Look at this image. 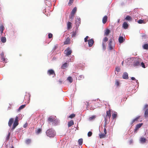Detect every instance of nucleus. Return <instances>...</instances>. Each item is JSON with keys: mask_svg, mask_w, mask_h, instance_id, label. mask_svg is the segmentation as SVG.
Listing matches in <instances>:
<instances>
[{"mask_svg": "<svg viewBox=\"0 0 148 148\" xmlns=\"http://www.w3.org/2000/svg\"><path fill=\"white\" fill-rule=\"evenodd\" d=\"M46 133L47 135L49 137H53L55 136V133L54 130L51 129L47 130Z\"/></svg>", "mask_w": 148, "mask_h": 148, "instance_id": "1", "label": "nucleus"}, {"mask_svg": "<svg viewBox=\"0 0 148 148\" xmlns=\"http://www.w3.org/2000/svg\"><path fill=\"white\" fill-rule=\"evenodd\" d=\"M72 53L71 50L69 48H68L64 51V53L66 56H68L70 55Z\"/></svg>", "mask_w": 148, "mask_h": 148, "instance_id": "2", "label": "nucleus"}, {"mask_svg": "<svg viewBox=\"0 0 148 148\" xmlns=\"http://www.w3.org/2000/svg\"><path fill=\"white\" fill-rule=\"evenodd\" d=\"M111 116V115L110 110H109L107 111L106 112V118L105 119V120H110Z\"/></svg>", "mask_w": 148, "mask_h": 148, "instance_id": "3", "label": "nucleus"}, {"mask_svg": "<svg viewBox=\"0 0 148 148\" xmlns=\"http://www.w3.org/2000/svg\"><path fill=\"white\" fill-rule=\"evenodd\" d=\"M47 73L49 75H53L54 76H53V77H55L56 76L54 71L53 69H51L48 70L47 72Z\"/></svg>", "mask_w": 148, "mask_h": 148, "instance_id": "4", "label": "nucleus"}, {"mask_svg": "<svg viewBox=\"0 0 148 148\" xmlns=\"http://www.w3.org/2000/svg\"><path fill=\"white\" fill-rule=\"evenodd\" d=\"M74 17V8H73L72 11L71 16L69 17V20L70 21H72L73 20Z\"/></svg>", "mask_w": 148, "mask_h": 148, "instance_id": "5", "label": "nucleus"}, {"mask_svg": "<svg viewBox=\"0 0 148 148\" xmlns=\"http://www.w3.org/2000/svg\"><path fill=\"white\" fill-rule=\"evenodd\" d=\"M81 23V19L77 17L75 20V24L76 27L79 26V25Z\"/></svg>", "mask_w": 148, "mask_h": 148, "instance_id": "6", "label": "nucleus"}, {"mask_svg": "<svg viewBox=\"0 0 148 148\" xmlns=\"http://www.w3.org/2000/svg\"><path fill=\"white\" fill-rule=\"evenodd\" d=\"M0 55L1 56V60H2V61L4 62H5V63L7 62V61L5 59V56L4 52H2L1 53Z\"/></svg>", "mask_w": 148, "mask_h": 148, "instance_id": "7", "label": "nucleus"}, {"mask_svg": "<svg viewBox=\"0 0 148 148\" xmlns=\"http://www.w3.org/2000/svg\"><path fill=\"white\" fill-rule=\"evenodd\" d=\"M88 41L89 46L90 47H91L92 45L94 43L93 40L91 39L90 40H89Z\"/></svg>", "mask_w": 148, "mask_h": 148, "instance_id": "8", "label": "nucleus"}, {"mask_svg": "<svg viewBox=\"0 0 148 148\" xmlns=\"http://www.w3.org/2000/svg\"><path fill=\"white\" fill-rule=\"evenodd\" d=\"M18 121H15L13 125L12 130H13L18 124Z\"/></svg>", "mask_w": 148, "mask_h": 148, "instance_id": "9", "label": "nucleus"}, {"mask_svg": "<svg viewBox=\"0 0 148 148\" xmlns=\"http://www.w3.org/2000/svg\"><path fill=\"white\" fill-rule=\"evenodd\" d=\"M143 125V123H139L136 126L135 129L134 130V131H137L138 130V129L141 127Z\"/></svg>", "mask_w": 148, "mask_h": 148, "instance_id": "10", "label": "nucleus"}, {"mask_svg": "<svg viewBox=\"0 0 148 148\" xmlns=\"http://www.w3.org/2000/svg\"><path fill=\"white\" fill-rule=\"evenodd\" d=\"M141 62V59H139L138 60H136L134 63V66H138L140 65V62Z\"/></svg>", "mask_w": 148, "mask_h": 148, "instance_id": "11", "label": "nucleus"}, {"mask_svg": "<svg viewBox=\"0 0 148 148\" xmlns=\"http://www.w3.org/2000/svg\"><path fill=\"white\" fill-rule=\"evenodd\" d=\"M70 38L69 37H67L66 38L65 41L64 42V45H67V44H69L70 43Z\"/></svg>", "mask_w": 148, "mask_h": 148, "instance_id": "12", "label": "nucleus"}, {"mask_svg": "<svg viewBox=\"0 0 148 148\" xmlns=\"http://www.w3.org/2000/svg\"><path fill=\"white\" fill-rule=\"evenodd\" d=\"M117 113L116 112H114L112 114V117L113 120H115L117 116Z\"/></svg>", "mask_w": 148, "mask_h": 148, "instance_id": "13", "label": "nucleus"}, {"mask_svg": "<svg viewBox=\"0 0 148 148\" xmlns=\"http://www.w3.org/2000/svg\"><path fill=\"white\" fill-rule=\"evenodd\" d=\"M122 27L125 29H126L128 28V25L127 22H125L123 24Z\"/></svg>", "mask_w": 148, "mask_h": 148, "instance_id": "14", "label": "nucleus"}, {"mask_svg": "<svg viewBox=\"0 0 148 148\" xmlns=\"http://www.w3.org/2000/svg\"><path fill=\"white\" fill-rule=\"evenodd\" d=\"M123 78V79H127L128 78V74L127 73H124L122 76Z\"/></svg>", "mask_w": 148, "mask_h": 148, "instance_id": "15", "label": "nucleus"}, {"mask_svg": "<svg viewBox=\"0 0 148 148\" xmlns=\"http://www.w3.org/2000/svg\"><path fill=\"white\" fill-rule=\"evenodd\" d=\"M108 19V18L106 16H104L102 19V22L104 24L106 23Z\"/></svg>", "mask_w": 148, "mask_h": 148, "instance_id": "16", "label": "nucleus"}, {"mask_svg": "<svg viewBox=\"0 0 148 148\" xmlns=\"http://www.w3.org/2000/svg\"><path fill=\"white\" fill-rule=\"evenodd\" d=\"M144 116L145 118L148 117V108L145 110Z\"/></svg>", "mask_w": 148, "mask_h": 148, "instance_id": "17", "label": "nucleus"}, {"mask_svg": "<svg viewBox=\"0 0 148 148\" xmlns=\"http://www.w3.org/2000/svg\"><path fill=\"white\" fill-rule=\"evenodd\" d=\"M68 64L66 63H65L64 64H63L62 66H61V68L62 69H64L66 67H67L68 66Z\"/></svg>", "mask_w": 148, "mask_h": 148, "instance_id": "18", "label": "nucleus"}, {"mask_svg": "<svg viewBox=\"0 0 148 148\" xmlns=\"http://www.w3.org/2000/svg\"><path fill=\"white\" fill-rule=\"evenodd\" d=\"M119 42L121 43L124 42L123 38L122 36H120L119 38Z\"/></svg>", "mask_w": 148, "mask_h": 148, "instance_id": "19", "label": "nucleus"}, {"mask_svg": "<svg viewBox=\"0 0 148 148\" xmlns=\"http://www.w3.org/2000/svg\"><path fill=\"white\" fill-rule=\"evenodd\" d=\"M110 32V31L108 29H106L104 33V35L106 36H108Z\"/></svg>", "mask_w": 148, "mask_h": 148, "instance_id": "20", "label": "nucleus"}, {"mask_svg": "<svg viewBox=\"0 0 148 148\" xmlns=\"http://www.w3.org/2000/svg\"><path fill=\"white\" fill-rule=\"evenodd\" d=\"M100 138H103L106 136V134H100L99 135Z\"/></svg>", "mask_w": 148, "mask_h": 148, "instance_id": "21", "label": "nucleus"}, {"mask_svg": "<svg viewBox=\"0 0 148 148\" xmlns=\"http://www.w3.org/2000/svg\"><path fill=\"white\" fill-rule=\"evenodd\" d=\"M6 38L5 37H2L1 38V41L3 43H5L6 42Z\"/></svg>", "mask_w": 148, "mask_h": 148, "instance_id": "22", "label": "nucleus"}, {"mask_svg": "<svg viewBox=\"0 0 148 148\" xmlns=\"http://www.w3.org/2000/svg\"><path fill=\"white\" fill-rule=\"evenodd\" d=\"M42 130L41 129L38 128L37 130H36V133L37 134H39L41 132Z\"/></svg>", "mask_w": 148, "mask_h": 148, "instance_id": "23", "label": "nucleus"}, {"mask_svg": "<svg viewBox=\"0 0 148 148\" xmlns=\"http://www.w3.org/2000/svg\"><path fill=\"white\" fill-rule=\"evenodd\" d=\"M4 29V27L3 25H1L0 26V32H1V33L2 34L3 32Z\"/></svg>", "mask_w": 148, "mask_h": 148, "instance_id": "24", "label": "nucleus"}, {"mask_svg": "<svg viewBox=\"0 0 148 148\" xmlns=\"http://www.w3.org/2000/svg\"><path fill=\"white\" fill-rule=\"evenodd\" d=\"M71 23L69 22L67 24V26L68 29H70L71 28Z\"/></svg>", "mask_w": 148, "mask_h": 148, "instance_id": "25", "label": "nucleus"}, {"mask_svg": "<svg viewBox=\"0 0 148 148\" xmlns=\"http://www.w3.org/2000/svg\"><path fill=\"white\" fill-rule=\"evenodd\" d=\"M25 105H23L21 106L18 109V111H20L22 109L24 108L25 107Z\"/></svg>", "mask_w": 148, "mask_h": 148, "instance_id": "26", "label": "nucleus"}, {"mask_svg": "<svg viewBox=\"0 0 148 148\" xmlns=\"http://www.w3.org/2000/svg\"><path fill=\"white\" fill-rule=\"evenodd\" d=\"M143 48L145 49H148V44H146L143 46Z\"/></svg>", "mask_w": 148, "mask_h": 148, "instance_id": "27", "label": "nucleus"}, {"mask_svg": "<svg viewBox=\"0 0 148 148\" xmlns=\"http://www.w3.org/2000/svg\"><path fill=\"white\" fill-rule=\"evenodd\" d=\"M147 140L146 139L144 138H141L140 139V141L141 142L143 143H145Z\"/></svg>", "mask_w": 148, "mask_h": 148, "instance_id": "28", "label": "nucleus"}, {"mask_svg": "<svg viewBox=\"0 0 148 148\" xmlns=\"http://www.w3.org/2000/svg\"><path fill=\"white\" fill-rule=\"evenodd\" d=\"M83 139L80 138L78 140V144L79 145H81L83 143Z\"/></svg>", "mask_w": 148, "mask_h": 148, "instance_id": "29", "label": "nucleus"}, {"mask_svg": "<svg viewBox=\"0 0 148 148\" xmlns=\"http://www.w3.org/2000/svg\"><path fill=\"white\" fill-rule=\"evenodd\" d=\"M67 80L69 81L70 83L73 82V79L70 76L67 79Z\"/></svg>", "mask_w": 148, "mask_h": 148, "instance_id": "30", "label": "nucleus"}, {"mask_svg": "<svg viewBox=\"0 0 148 148\" xmlns=\"http://www.w3.org/2000/svg\"><path fill=\"white\" fill-rule=\"evenodd\" d=\"M74 124L73 121H70L68 123V125L69 127L71 126V125H73Z\"/></svg>", "mask_w": 148, "mask_h": 148, "instance_id": "31", "label": "nucleus"}, {"mask_svg": "<svg viewBox=\"0 0 148 148\" xmlns=\"http://www.w3.org/2000/svg\"><path fill=\"white\" fill-rule=\"evenodd\" d=\"M125 19L128 21H131L132 18L130 16H127L125 18Z\"/></svg>", "mask_w": 148, "mask_h": 148, "instance_id": "32", "label": "nucleus"}, {"mask_svg": "<svg viewBox=\"0 0 148 148\" xmlns=\"http://www.w3.org/2000/svg\"><path fill=\"white\" fill-rule=\"evenodd\" d=\"M55 117H56V116L54 117L52 116H50L48 119V120H55L56 119H55Z\"/></svg>", "mask_w": 148, "mask_h": 148, "instance_id": "33", "label": "nucleus"}, {"mask_svg": "<svg viewBox=\"0 0 148 148\" xmlns=\"http://www.w3.org/2000/svg\"><path fill=\"white\" fill-rule=\"evenodd\" d=\"M31 142V140L30 139H27L25 141V143L26 144H28L30 143Z\"/></svg>", "mask_w": 148, "mask_h": 148, "instance_id": "34", "label": "nucleus"}, {"mask_svg": "<svg viewBox=\"0 0 148 148\" xmlns=\"http://www.w3.org/2000/svg\"><path fill=\"white\" fill-rule=\"evenodd\" d=\"M106 43L102 42V46L103 49H106Z\"/></svg>", "mask_w": 148, "mask_h": 148, "instance_id": "35", "label": "nucleus"}, {"mask_svg": "<svg viewBox=\"0 0 148 148\" xmlns=\"http://www.w3.org/2000/svg\"><path fill=\"white\" fill-rule=\"evenodd\" d=\"M74 0H69V2L68 3V5L69 6H71L72 5V4L73 3Z\"/></svg>", "mask_w": 148, "mask_h": 148, "instance_id": "36", "label": "nucleus"}, {"mask_svg": "<svg viewBox=\"0 0 148 148\" xmlns=\"http://www.w3.org/2000/svg\"><path fill=\"white\" fill-rule=\"evenodd\" d=\"M96 116L95 115L92 116L89 118V119L90 120H94L95 119Z\"/></svg>", "mask_w": 148, "mask_h": 148, "instance_id": "37", "label": "nucleus"}, {"mask_svg": "<svg viewBox=\"0 0 148 148\" xmlns=\"http://www.w3.org/2000/svg\"><path fill=\"white\" fill-rule=\"evenodd\" d=\"M108 40V39L107 37H105L103 39V42L106 43V42Z\"/></svg>", "mask_w": 148, "mask_h": 148, "instance_id": "38", "label": "nucleus"}, {"mask_svg": "<svg viewBox=\"0 0 148 148\" xmlns=\"http://www.w3.org/2000/svg\"><path fill=\"white\" fill-rule=\"evenodd\" d=\"M109 48L110 50H111L113 49V46L112 45H109Z\"/></svg>", "mask_w": 148, "mask_h": 148, "instance_id": "39", "label": "nucleus"}, {"mask_svg": "<svg viewBox=\"0 0 148 148\" xmlns=\"http://www.w3.org/2000/svg\"><path fill=\"white\" fill-rule=\"evenodd\" d=\"M13 121H9L8 122V125L10 127L11 126L13 123Z\"/></svg>", "mask_w": 148, "mask_h": 148, "instance_id": "40", "label": "nucleus"}, {"mask_svg": "<svg viewBox=\"0 0 148 148\" xmlns=\"http://www.w3.org/2000/svg\"><path fill=\"white\" fill-rule=\"evenodd\" d=\"M92 132L90 131L88 132V137H90L92 136Z\"/></svg>", "mask_w": 148, "mask_h": 148, "instance_id": "41", "label": "nucleus"}, {"mask_svg": "<svg viewBox=\"0 0 148 148\" xmlns=\"http://www.w3.org/2000/svg\"><path fill=\"white\" fill-rule=\"evenodd\" d=\"M48 38H52L53 36V35L51 33H49L48 35Z\"/></svg>", "mask_w": 148, "mask_h": 148, "instance_id": "42", "label": "nucleus"}, {"mask_svg": "<svg viewBox=\"0 0 148 148\" xmlns=\"http://www.w3.org/2000/svg\"><path fill=\"white\" fill-rule=\"evenodd\" d=\"M138 23L139 24H142L144 23V22L143 20H140L138 21Z\"/></svg>", "mask_w": 148, "mask_h": 148, "instance_id": "43", "label": "nucleus"}, {"mask_svg": "<svg viewBox=\"0 0 148 148\" xmlns=\"http://www.w3.org/2000/svg\"><path fill=\"white\" fill-rule=\"evenodd\" d=\"M88 38L89 37L87 36L84 38V41L85 42H86L88 41Z\"/></svg>", "mask_w": 148, "mask_h": 148, "instance_id": "44", "label": "nucleus"}, {"mask_svg": "<svg viewBox=\"0 0 148 148\" xmlns=\"http://www.w3.org/2000/svg\"><path fill=\"white\" fill-rule=\"evenodd\" d=\"M74 117V114H71L69 116V118L72 119V118H73Z\"/></svg>", "mask_w": 148, "mask_h": 148, "instance_id": "45", "label": "nucleus"}, {"mask_svg": "<svg viewBox=\"0 0 148 148\" xmlns=\"http://www.w3.org/2000/svg\"><path fill=\"white\" fill-rule=\"evenodd\" d=\"M78 26H77V27H76V30H75V34H76L77 32H78Z\"/></svg>", "mask_w": 148, "mask_h": 148, "instance_id": "46", "label": "nucleus"}, {"mask_svg": "<svg viewBox=\"0 0 148 148\" xmlns=\"http://www.w3.org/2000/svg\"><path fill=\"white\" fill-rule=\"evenodd\" d=\"M141 66L143 68H145V66L144 63L142 62L141 63Z\"/></svg>", "mask_w": 148, "mask_h": 148, "instance_id": "47", "label": "nucleus"}, {"mask_svg": "<svg viewBox=\"0 0 148 148\" xmlns=\"http://www.w3.org/2000/svg\"><path fill=\"white\" fill-rule=\"evenodd\" d=\"M112 40L111 39H110L109 40L108 45H112Z\"/></svg>", "mask_w": 148, "mask_h": 148, "instance_id": "48", "label": "nucleus"}, {"mask_svg": "<svg viewBox=\"0 0 148 148\" xmlns=\"http://www.w3.org/2000/svg\"><path fill=\"white\" fill-rule=\"evenodd\" d=\"M115 84L117 86H118L119 85V82L117 81L116 80L115 82Z\"/></svg>", "mask_w": 148, "mask_h": 148, "instance_id": "49", "label": "nucleus"}, {"mask_svg": "<svg viewBox=\"0 0 148 148\" xmlns=\"http://www.w3.org/2000/svg\"><path fill=\"white\" fill-rule=\"evenodd\" d=\"M140 117V116H138L136 117L135 119H134L133 120H137Z\"/></svg>", "mask_w": 148, "mask_h": 148, "instance_id": "50", "label": "nucleus"}, {"mask_svg": "<svg viewBox=\"0 0 148 148\" xmlns=\"http://www.w3.org/2000/svg\"><path fill=\"white\" fill-rule=\"evenodd\" d=\"M148 107V105L147 104H146L145 106L144 109H145L147 108Z\"/></svg>", "mask_w": 148, "mask_h": 148, "instance_id": "51", "label": "nucleus"}, {"mask_svg": "<svg viewBox=\"0 0 148 148\" xmlns=\"http://www.w3.org/2000/svg\"><path fill=\"white\" fill-rule=\"evenodd\" d=\"M27 123H26L23 125L24 127L26 128L27 126Z\"/></svg>", "mask_w": 148, "mask_h": 148, "instance_id": "52", "label": "nucleus"}, {"mask_svg": "<svg viewBox=\"0 0 148 148\" xmlns=\"http://www.w3.org/2000/svg\"><path fill=\"white\" fill-rule=\"evenodd\" d=\"M104 134H107V131H106V129L105 128H104Z\"/></svg>", "mask_w": 148, "mask_h": 148, "instance_id": "53", "label": "nucleus"}, {"mask_svg": "<svg viewBox=\"0 0 148 148\" xmlns=\"http://www.w3.org/2000/svg\"><path fill=\"white\" fill-rule=\"evenodd\" d=\"M116 70L117 72H119L120 70V69L119 68H116Z\"/></svg>", "mask_w": 148, "mask_h": 148, "instance_id": "54", "label": "nucleus"}, {"mask_svg": "<svg viewBox=\"0 0 148 148\" xmlns=\"http://www.w3.org/2000/svg\"><path fill=\"white\" fill-rule=\"evenodd\" d=\"M18 120V116H16L15 119V120Z\"/></svg>", "mask_w": 148, "mask_h": 148, "instance_id": "55", "label": "nucleus"}, {"mask_svg": "<svg viewBox=\"0 0 148 148\" xmlns=\"http://www.w3.org/2000/svg\"><path fill=\"white\" fill-rule=\"evenodd\" d=\"M131 79L132 80H136V79L134 77H132L131 78Z\"/></svg>", "mask_w": 148, "mask_h": 148, "instance_id": "56", "label": "nucleus"}, {"mask_svg": "<svg viewBox=\"0 0 148 148\" xmlns=\"http://www.w3.org/2000/svg\"><path fill=\"white\" fill-rule=\"evenodd\" d=\"M58 82H59V83H60V84H62V81H61V80H59V81H58Z\"/></svg>", "mask_w": 148, "mask_h": 148, "instance_id": "57", "label": "nucleus"}, {"mask_svg": "<svg viewBox=\"0 0 148 148\" xmlns=\"http://www.w3.org/2000/svg\"><path fill=\"white\" fill-rule=\"evenodd\" d=\"M74 36V32H73L72 34V36Z\"/></svg>", "mask_w": 148, "mask_h": 148, "instance_id": "58", "label": "nucleus"}, {"mask_svg": "<svg viewBox=\"0 0 148 148\" xmlns=\"http://www.w3.org/2000/svg\"><path fill=\"white\" fill-rule=\"evenodd\" d=\"M86 105L87 106H88L89 105L88 102L86 101Z\"/></svg>", "mask_w": 148, "mask_h": 148, "instance_id": "59", "label": "nucleus"}, {"mask_svg": "<svg viewBox=\"0 0 148 148\" xmlns=\"http://www.w3.org/2000/svg\"><path fill=\"white\" fill-rule=\"evenodd\" d=\"M14 120V118H11L9 119V120Z\"/></svg>", "mask_w": 148, "mask_h": 148, "instance_id": "60", "label": "nucleus"}, {"mask_svg": "<svg viewBox=\"0 0 148 148\" xmlns=\"http://www.w3.org/2000/svg\"><path fill=\"white\" fill-rule=\"evenodd\" d=\"M77 10V8L76 7H75V13Z\"/></svg>", "mask_w": 148, "mask_h": 148, "instance_id": "61", "label": "nucleus"}, {"mask_svg": "<svg viewBox=\"0 0 148 148\" xmlns=\"http://www.w3.org/2000/svg\"><path fill=\"white\" fill-rule=\"evenodd\" d=\"M135 80H136V83H138V80L136 79Z\"/></svg>", "mask_w": 148, "mask_h": 148, "instance_id": "62", "label": "nucleus"}, {"mask_svg": "<svg viewBox=\"0 0 148 148\" xmlns=\"http://www.w3.org/2000/svg\"><path fill=\"white\" fill-rule=\"evenodd\" d=\"M123 63H124V61H123L122 62V65H123Z\"/></svg>", "mask_w": 148, "mask_h": 148, "instance_id": "63", "label": "nucleus"}, {"mask_svg": "<svg viewBox=\"0 0 148 148\" xmlns=\"http://www.w3.org/2000/svg\"><path fill=\"white\" fill-rule=\"evenodd\" d=\"M119 21H120V19H119L118 20V23H119Z\"/></svg>", "mask_w": 148, "mask_h": 148, "instance_id": "64", "label": "nucleus"}]
</instances>
